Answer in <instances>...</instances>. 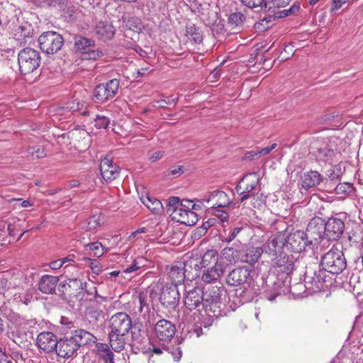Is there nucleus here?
Masks as SVG:
<instances>
[{"label":"nucleus","instance_id":"41","mask_svg":"<svg viewBox=\"0 0 363 363\" xmlns=\"http://www.w3.org/2000/svg\"><path fill=\"white\" fill-rule=\"evenodd\" d=\"M123 23L125 28L137 33L141 31L143 27L141 20L135 16L129 18L128 20L124 19Z\"/></svg>","mask_w":363,"mask_h":363},{"label":"nucleus","instance_id":"2","mask_svg":"<svg viewBox=\"0 0 363 363\" xmlns=\"http://www.w3.org/2000/svg\"><path fill=\"white\" fill-rule=\"evenodd\" d=\"M320 265L328 273L339 274L347 267L344 253L337 246H333L321 257Z\"/></svg>","mask_w":363,"mask_h":363},{"label":"nucleus","instance_id":"46","mask_svg":"<svg viewBox=\"0 0 363 363\" xmlns=\"http://www.w3.org/2000/svg\"><path fill=\"white\" fill-rule=\"evenodd\" d=\"M183 218L180 222V223L184 224L186 225H194L198 221V216L196 213L192 211H187L185 215H183Z\"/></svg>","mask_w":363,"mask_h":363},{"label":"nucleus","instance_id":"39","mask_svg":"<svg viewBox=\"0 0 363 363\" xmlns=\"http://www.w3.org/2000/svg\"><path fill=\"white\" fill-rule=\"evenodd\" d=\"M242 228L236 227L233 229H224L220 233V240L223 242H230L233 240L241 231Z\"/></svg>","mask_w":363,"mask_h":363},{"label":"nucleus","instance_id":"53","mask_svg":"<svg viewBox=\"0 0 363 363\" xmlns=\"http://www.w3.org/2000/svg\"><path fill=\"white\" fill-rule=\"evenodd\" d=\"M46 4L50 7L62 10L65 8L66 0H46Z\"/></svg>","mask_w":363,"mask_h":363},{"label":"nucleus","instance_id":"38","mask_svg":"<svg viewBox=\"0 0 363 363\" xmlns=\"http://www.w3.org/2000/svg\"><path fill=\"white\" fill-rule=\"evenodd\" d=\"M186 36L190 42L194 44H200L203 41L201 30L193 24L186 26Z\"/></svg>","mask_w":363,"mask_h":363},{"label":"nucleus","instance_id":"40","mask_svg":"<svg viewBox=\"0 0 363 363\" xmlns=\"http://www.w3.org/2000/svg\"><path fill=\"white\" fill-rule=\"evenodd\" d=\"M241 3L250 8V9H255L257 7L262 8L263 6L264 8H268L269 9H274V6H272V4H270V0L267 1L265 0H240Z\"/></svg>","mask_w":363,"mask_h":363},{"label":"nucleus","instance_id":"3","mask_svg":"<svg viewBox=\"0 0 363 363\" xmlns=\"http://www.w3.org/2000/svg\"><path fill=\"white\" fill-rule=\"evenodd\" d=\"M224 292L223 287L210 286L203 289L204 309L210 317L218 318L221 315V296Z\"/></svg>","mask_w":363,"mask_h":363},{"label":"nucleus","instance_id":"25","mask_svg":"<svg viewBox=\"0 0 363 363\" xmlns=\"http://www.w3.org/2000/svg\"><path fill=\"white\" fill-rule=\"evenodd\" d=\"M323 180L322 175L317 171L304 172L301 177V186L302 189L308 190L317 186Z\"/></svg>","mask_w":363,"mask_h":363},{"label":"nucleus","instance_id":"17","mask_svg":"<svg viewBox=\"0 0 363 363\" xmlns=\"http://www.w3.org/2000/svg\"><path fill=\"white\" fill-rule=\"evenodd\" d=\"M325 232L323 220L317 218L311 220L308 224L305 234L307 235L308 240L311 241V245H312L313 242L318 243L321 239L325 237Z\"/></svg>","mask_w":363,"mask_h":363},{"label":"nucleus","instance_id":"60","mask_svg":"<svg viewBox=\"0 0 363 363\" xmlns=\"http://www.w3.org/2000/svg\"><path fill=\"white\" fill-rule=\"evenodd\" d=\"M277 146V143H273L269 147H264V148H261V149H258V153H259V156H262V155H268L270 153V152L275 149L276 147Z\"/></svg>","mask_w":363,"mask_h":363},{"label":"nucleus","instance_id":"32","mask_svg":"<svg viewBox=\"0 0 363 363\" xmlns=\"http://www.w3.org/2000/svg\"><path fill=\"white\" fill-rule=\"evenodd\" d=\"M140 200L153 214L160 215L162 213L163 206L162 202L156 198L146 194L145 196H143Z\"/></svg>","mask_w":363,"mask_h":363},{"label":"nucleus","instance_id":"24","mask_svg":"<svg viewBox=\"0 0 363 363\" xmlns=\"http://www.w3.org/2000/svg\"><path fill=\"white\" fill-rule=\"evenodd\" d=\"M71 339L77 344L79 349L82 346L95 343L96 337L91 333L83 329H78L72 333Z\"/></svg>","mask_w":363,"mask_h":363},{"label":"nucleus","instance_id":"54","mask_svg":"<svg viewBox=\"0 0 363 363\" xmlns=\"http://www.w3.org/2000/svg\"><path fill=\"white\" fill-rule=\"evenodd\" d=\"M167 0H146L145 1V6L147 7V9H145V6H143V9L144 11H147L150 12L160 4V3H164Z\"/></svg>","mask_w":363,"mask_h":363},{"label":"nucleus","instance_id":"44","mask_svg":"<svg viewBox=\"0 0 363 363\" xmlns=\"http://www.w3.org/2000/svg\"><path fill=\"white\" fill-rule=\"evenodd\" d=\"M86 250L92 251L93 255L96 257H101L104 253V247L99 242L89 243L86 245Z\"/></svg>","mask_w":363,"mask_h":363},{"label":"nucleus","instance_id":"15","mask_svg":"<svg viewBox=\"0 0 363 363\" xmlns=\"http://www.w3.org/2000/svg\"><path fill=\"white\" fill-rule=\"evenodd\" d=\"M111 331L128 334L132 328L130 317L123 312L117 313L111 316L109 320Z\"/></svg>","mask_w":363,"mask_h":363},{"label":"nucleus","instance_id":"64","mask_svg":"<svg viewBox=\"0 0 363 363\" xmlns=\"http://www.w3.org/2000/svg\"><path fill=\"white\" fill-rule=\"evenodd\" d=\"M169 174L172 175L179 176L184 173L183 167L182 166H175L169 169Z\"/></svg>","mask_w":363,"mask_h":363},{"label":"nucleus","instance_id":"22","mask_svg":"<svg viewBox=\"0 0 363 363\" xmlns=\"http://www.w3.org/2000/svg\"><path fill=\"white\" fill-rule=\"evenodd\" d=\"M203 301V289L199 287H195L187 292L184 302L185 306L189 310L192 311L201 306L204 308Z\"/></svg>","mask_w":363,"mask_h":363},{"label":"nucleus","instance_id":"59","mask_svg":"<svg viewBox=\"0 0 363 363\" xmlns=\"http://www.w3.org/2000/svg\"><path fill=\"white\" fill-rule=\"evenodd\" d=\"M352 186L347 183L339 184L336 188L335 191L337 194L340 193H347L351 191Z\"/></svg>","mask_w":363,"mask_h":363},{"label":"nucleus","instance_id":"58","mask_svg":"<svg viewBox=\"0 0 363 363\" xmlns=\"http://www.w3.org/2000/svg\"><path fill=\"white\" fill-rule=\"evenodd\" d=\"M216 223L215 218H209L208 220L204 222L203 225L198 228V230L200 233H205L206 230L211 226H213Z\"/></svg>","mask_w":363,"mask_h":363},{"label":"nucleus","instance_id":"57","mask_svg":"<svg viewBox=\"0 0 363 363\" xmlns=\"http://www.w3.org/2000/svg\"><path fill=\"white\" fill-rule=\"evenodd\" d=\"M180 206L184 210L192 211L194 208H196V203H194L192 200L182 199Z\"/></svg>","mask_w":363,"mask_h":363},{"label":"nucleus","instance_id":"11","mask_svg":"<svg viewBox=\"0 0 363 363\" xmlns=\"http://www.w3.org/2000/svg\"><path fill=\"white\" fill-rule=\"evenodd\" d=\"M284 248L295 253H300L305 250L306 247L311 245L305 232L297 230L284 239Z\"/></svg>","mask_w":363,"mask_h":363},{"label":"nucleus","instance_id":"21","mask_svg":"<svg viewBox=\"0 0 363 363\" xmlns=\"http://www.w3.org/2000/svg\"><path fill=\"white\" fill-rule=\"evenodd\" d=\"M58 340L56 335L51 332H42L36 339L38 348L45 352H51L55 350Z\"/></svg>","mask_w":363,"mask_h":363},{"label":"nucleus","instance_id":"61","mask_svg":"<svg viewBox=\"0 0 363 363\" xmlns=\"http://www.w3.org/2000/svg\"><path fill=\"white\" fill-rule=\"evenodd\" d=\"M291 0H270V4L274 8L284 7L287 5Z\"/></svg>","mask_w":363,"mask_h":363},{"label":"nucleus","instance_id":"6","mask_svg":"<svg viewBox=\"0 0 363 363\" xmlns=\"http://www.w3.org/2000/svg\"><path fill=\"white\" fill-rule=\"evenodd\" d=\"M38 43L43 52L53 55L61 50L64 45V39L61 35L55 31H48L39 36Z\"/></svg>","mask_w":363,"mask_h":363},{"label":"nucleus","instance_id":"34","mask_svg":"<svg viewBox=\"0 0 363 363\" xmlns=\"http://www.w3.org/2000/svg\"><path fill=\"white\" fill-rule=\"evenodd\" d=\"M262 252H264V246L262 247H248L242 256V261L252 264L259 259Z\"/></svg>","mask_w":363,"mask_h":363},{"label":"nucleus","instance_id":"63","mask_svg":"<svg viewBox=\"0 0 363 363\" xmlns=\"http://www.w3.org/2000/svg\"><path fill=\"white\" fill-rule=\"evenodd\" d=\"M164 151L155 152L150 156L149 160L151 162H154L157 161V160L162 158L164 157Z\"/></svg>","mask_w":363,"mask_h":363},{"label":"nucleus","instance_id":"7","mask_svg":"<svg viewBox=\"0 0 363 363\" xmlns=\"http://www.w3.org/2000/svg\"><path fill=\"white\" fill-rule=\"evenodd\" d=\"M259 182V176L255 172L246 174L240 184L235 187L236 191L241 196L240 203H242L248 199L255 200L257 196L253 191Z\"/></svg>","mask_w":363,"mask_h":363},{"label":"nucleus","instance_id":"23","mask_svg":"<svg viewBox=\"0 0 363 363\" xmlns=\"http://www.w3.org/2000/svg\"><path fill=\"white\" fill-rule=\"evenodd\" d=\"M67 289H69L70 295L75 297L79 301H82L88 292L84 288L86 282H83L79 279H68L66 282Z\"/></svg>","mask_w":363,"mask_h":363},{"label":"nucleus","instance_id":"4","mask_svg":"<svg viewBox=\"0 0 363 363\" xmlns=\"http://www.w3.org/2000/svg\"><path fill=\"white\" fill-rule=\"evenodd\" d=\"M305 287L310 293L324 291L331 284L330 278L324 269H318L313 272H306Z\"/></svg>","mask_w":363,"mask_h":363},{"label":"nucleus","instance_id":"51","mask_svg":"<svg viewBox=\"0 0 363 363\" xmlns=\"http://www.w3.org/2000/svg\"><path fill=\"white\" fill-rule=\"evenodd\" d=\"M101 225L100 216L94 215L87 220V228L95 230Z\"/></svg>","mask_w":363,"mask_h":363},{"label":"nucleus","instance_id":"16","mask_svg":"<svg viewBox=\"0 0 363 363\" xmlns=\"http://www.w3.org/2000/svg\"><path fill=\"white\" fill-rule=\"evenodd\" d=\"M176 333L174 325L166 319H161L155 325L156 337L164 342H169L174 337Z\"/></svg>","mask_w":363,"mask_h":363},{"label":"nucleus","instance_id":"33","mask_svg":"<svg viewBox=\"0 0 363 363\" xmlns=\"http://www.w3.org/2000/svg\"><path fill=\"white\" fill-rule=\"evenodd\" d=\"M223 274V265L206 268L203 272L201 279L206 283H213L218 281Z\"/></svg>","mask_w":363,"mask_h":363},{"label":"nucleus","instance_id":"52","mask_svg":"<svg viewBox=\"0 0 363 363\" xmlns=\"http://www.w3.org/2000/svg\"><path fill=\"white\" fill-rule=\"evenodd\" d=\"M223 207H214L212 208L213 214L216 217L219 218L221 221H226L228 218V213L223 210Z\"/></svg>","mask_w":363,"mask_h":363},{"label":"nucleus","instance_id":"47","mask_svg":"<svg viewBox=\"0 0 363 363\" xmlns=\"http://www.w3.org/2000/svg\"><path fill=\"white\" fill-rule=\"evenodd\" d=\"M28 155L35 158H43L46 156L44 148L41 145L30 147L28 150Z\"/></svg>","mask_w":363,"mask_h":363},{"label":"nucleus","instance_id":"43","mask_svg":"<svg viewBox=\"0 0 363 363\" xmlns=\"http://www.w3.org/2000/svg\"><path fill=\"white\" fill-rule=\"evenodd\" d=\"M237 251L232 247H225L223 250L220 255V259L223 260L227 264L235 262Z\"/></svg>","mask_w":363,"mask_h":363},{"label":"nucleus","instance_id":"28","mask_svg":"<svg viewBox=\"0 0 363 363\" xmlns=\"http://www.w3.org/2000/svg\"><path fill=\"white\" fill-rule=\"evenodd\" d=\"M33 31L31 24L25 23L15 30L14 39L20 44H26L33 38Z\"/></svg>","mask_w":363,"mask_h":363},{"label":"nucleus","instance_id":"12","mask_svg":"<svg viewBox=\"0 0 363 363\" xmlns=\"http://www.w3.org/2000/svg\"><path fill=\"white\" fill-rule=\"evenodd\" d=\"M193 260L189 262H177L172 265L168 271V277L171 280L170 284L180 285L185 279H191L194 276L190 277L187 267H191Z\"/></svg>","mask_w":363,"mask_h":363},{"label":"nucleus","instance_id":"8","mask_svg":"<svg viewBox=\"0 0 363 363\" xmlns=\"http://www.w3.org/2000/svg\"><path fill=\"white\" fill-rule=\"evenodd\" d=\"M74 48L77 52L82 55L83 60H96L102 57L101 51L95 48L93 40L83 36L75 38Z\"/></svg>","mask_w":363,"mask_h":363},{"label":"nucleus","instance_id":"26","mask_svg":"<svg viewBox=\"0 0 363 363\" xmlns=\"http://www.w3.org/2000/svg\"><path fill=\"white\" fill-rule=\"evenodd\" d=\"M195 270L197 271L199 268H209L216 267L217 266H222L218 263V255L214 250H208L202 257L199 264H194Z\"/></svg>","mask_w":363,"mask_h":363},{"label":"nucleus","instance_id":"9","mask_svg":"<svg viewBox=\"0 0 363 363\" xmlns=\"http://www.w3.org/2000/svg\"><path fill=\"white\" fill-rule=\"evenodd\" d=\"M253 272L247 267H238L230 271L225 277V283L230 286H242L252 279Z\"/></svg>","mask_w":363,"mask_h":363},{"label":"nucleus","instance_id":"31","mask_svg":"<svg viewBox=\"0 0 363 363\" xmlns=\"http://www.w3.org/2000/svg\"><path fill=\"white\" fill-rule=\"evenodd\" d=\"M128 334L119 333L111 331L109 333V343L115 352H121L123 350L127 340Z\"/></svg>","mask_w":363,"mask_h":363},{"label":"nucleus","instance_id":"10","mask_svg":"<svg viewBox=\"0 0 363 363\" xmlns=\"http://www.w3.org/2000/svg\"><path fill=\"white\" fill-rule=\"evenodd\" d=\"M119 87V80L113 79L106 83L97 85L93 92L94 98L97 102H105L115 96Z\"/></svg>","mask_w":363,"mask_h":363},{"label":"nucleus","instance_id":"55","mask_svg":"<svg viewBox=\"0 0 363 363\" xmlns=\"http://www.w3.org/2000/svg\"><path fill=\"white\" fill-rule=\"evenodd\" d=\"M350 0H333V4L330 7L331 13H335L344 4ZM352 2L355 0H351Z\"/></svg>","mask_w":363,"mask_h":363},{"label":"nucleus","instance_id":"48","mask_svg":"<svg viewBox=\"0 0 363 363\" xmlns=\"http://www.w3.org/2000/svg\"><path fill=\"white\" fill-rule=\"evenodd\" d=\"M188 210H184L181 206L176 207L173 211L170 213V216L173 220H175L178 223H180L183 218V215L186 213Z\"/></svg>","mask_w":363,"mask_h":363},{"label":"nucleus","instance_id":"50","mask_svg":"<svg viewBox=\"0 0 363 363\" xmlns=\"http://www.w3.org/2000/svg\"><path fill=\"white\" fill-rule=\"evenodd\" d=\"M110 123V119L104 116L97 115L95 118V126L97 128H106Z\"/></svg>","mask_w":363,"mask_h":363},{"label":"nucleus","instance_id":"14","mask_svg":"<svg viewBox=\"0 0 363 363\" xmlns=\"http://www.w3.org/2000/svg\"><path fill=\"white\" fill-rule=\"evenodd\" d=\"M180 294L177 284L164 285L160 296V303L167 308H175L179 301Z\"/></svg>","mask_w":363,"mask_h":363},{"label":"nucleus","instance_id":"45","mask_svg":"<svg viewBox=\"0 0 363 363\" xmlns=\"http://www.w3.org/2000/svg\"><path fill=\"white\" fill-rule=\"evenodd\" d=\"M130 334H131V340L133 346H138L143 342L144 337L141 335L140 330L135 326L132 325V328H130Z\"/></svg>","mask_w":363,"mask_h":363},{"label":"nucleus","instance_id":"29","mask_svg":"<svg viewBox=\"0 0 363 363\" xmlns=\"http://www.w3.org/2000/svg\"><path fill=\"white\" fill-rule=\"evenodd\" d=\"M59 279L48 274L43 275L38 283V289L43 294H50L55 292Z\"/></svg>","mask_w":363,"mask_h":363},{"label":"nucleus","instance_id":"5","mask_svg":"<svg viewBox=\"0 0 363 363\" xmlns=\"http://www.w3.org/2000/svg\"><path fill=\"white\" fill-rule=\"evenodd\" d=\"M40 53L30 48L21 50L18 56L20 72L23 74H30L36 70L40 65Z\"/></svg>","mask_w":363,"mask_h":363},{"label":"nucleus","instance_id":"37","mask_svg":"<svg viewBox=\"0 0 363 363\" xmlns=\"http://www.w3.org/2000/svg\"><path fill=\"white\" fill-rule=\"evenodd\" d=\"M335 155V151L331 145H325L317 150L315 156L318 160L330 162Z\"/></svg>","mask_w":363,"mask_h":363},{"label":"nucleus","instance_id":"56","mask_svg":"<svg viewBox=\"0 0 363 363\" xmlns=\"http://www.w3.org/2000/svg\"><path fill=\"white\" fill-rule=\"evenodd\" d=\"M181 200L179 197L173 196L169 198L168 203L167 211L171 213L176 207H179Z\"/></svg>","mask_w":363,"mask_h":363},{"label":"nucleus","instance_id":"42","mask_svg":"<svg viewBox=\"0 0 363 363\" xmlns=\"http://www.w3.org/2000/svg\"><path fill=\"white\" fill-rule=\"evenodd\" d=\"M82 261L84 262V265L85 267H89L91 269L92 272L97 275L99 274L103 270V267L101 264L96 259H93L89 257H84L82 259Z\"/></svg>","mask_w":363,"mask_h":363},{"label":"nucleus","instance_id":"13","mask_svg":"<svg viewBox=\"0 0 363 363\" xmlns=\"http://www.w3.org/2000/svg\"><path fill=\"white\" fill-rule=\"evenodd\" d=\"M8 319L13 324L11 327V335L13 342L21 345L27 340V331L26 323L16 313H10L7 315Z\"/></svg>","mask_w":363,"mask_h":363},{"label":"nucleus","instance_id":"1","mask_svg":"<svg viewBox=\"0 0 363 363\" xmlns=\"http://www.w3.org/2000/svg\"><path fill=\"white\" fill-rule=\"evenodd\" d=\"M284 238H274L264 245V253L271 259V264L277 271L283 274L277 277L274 272H269L264 280V296L269 301L282 293L285 294L286 279L294 269L295 258L284 251Z\"/></svg>","mask_w":363,"mask_h":363},{"label":"nucleus","instance_id":"30","mask_svg":"<svg viewBox=\"0 0 363 363\" xmlns=\"http://www.w3.org/2000/svg\"><path fill=\"white\" fill-rule=\"evenodd\" d=\"M246 18V15L241 11L231 12L228 17V26L239 32L243 29Z\"/></svg>","mask_w":363,"mask_h":363},{"label":"nucleus","instance_id":"36","mask_svg":"<svg viewBox=\"0 0 363 363\" xmlns=\"http://www.w3.org/2000/svg\"><path fill=\"white\" fill-rule=\"evenodd\" d=\"M104 306L99 303L97 298L91 301L86 308V314L94 321H98L103 313Z\"/></svg>","mask_w":363,"mask_h":363},{"label":"nucleus","instance_id":"35","mask_svg":"<svg viewBox=\"0 0 363 363\" xmlns=\"http://www.w3.org/2000/svg\"><path fill=\"white\" fill-rule=\"evenodd\" d=\"M96 33L103 40H107L113 38L115 31L112 25L107 22L101 21L96 26Z\"/></svg>","mask_w":363,"mask_h":363},{"label":"nucleus","instance_id":"27","mask_svg":"<svg viewBox=\"0 0 363 363\" xmlns=\"http://www.w3.org/2000/svg\"><path fill=\"white\" fill-rule=\"evenodd\" d=\"M207 203L212 202V208L226 207L229 205L230 201L228 195L223 191L215 190L206 196L203 199Z\"/></svg>","mask_w":363,"mask_h":363},{"label":"nucleus","instance_id":"18","mask_svg":"<svg viewBox=\"0 0 363 363\" xmlns=\"http://www.w3.org/2000/svg\"><path fill=\"white\" fill-rule=\"evenodd\" d=\"M325 238L330 240H337L345 230L344 222L336 217H332L324 223Z\"/></svg>","mask_w":363,"mask_h":363},{"label":"nucleus","instance_id":"62","mask_svg":"<svg viewBox=\"0 0 363 363\" xmlns=\"http://www.w3.org/2000/svg\"><path fill=\"white\" fill-rule=\"evenodd\" d=\"M101 355L106 362L115 363L113 360V354L109 349H106L105 353Z\"/></svg>","mask_w":363,"mask_h":363},{"label":"nucleus","instance_id":"19","mask_svg":"<svg viewBox=\"0 0 363 363\" xmlns=\"http://www.w3.org/2000/svg\"><path fill=\"white\" fill-rule=\"evenodd\" d=\"M77 350V344L74 343L71 337H65L58 340L55 352L60 358L69 359L75 356Z\"/></svg>","mask_w":363,"mask_h":363},{"label":"nucleus","instance_id":"49","mask_svg":"<svg viewBox=\"0 0 363 363\" xmlns=\"http://www.w3.org/2000/svg\"><path fill=\"white\" fill-rule=\"evenodd\" d=\"M84 105V103H82L79 99H74L66 104L65 108L71 111H81Z\"/></svg>","mask_w":363,"mask_h":363},{"label":"nucleus","instance_id":"20","mask_svg":"<svg viewBox=\"0 0 363 363\" xmlns=\"http://www.w3.org/2000/svg\"><path fill=\"white\" fill-rule=\"evenodd\" d=\"M100 171L102 178L108 182L119 176L121 168L117 164L113 162L111 159L105 157L100 163Z\"/></svg>","mask_w":363,"mask_h":363}]
</instances>
